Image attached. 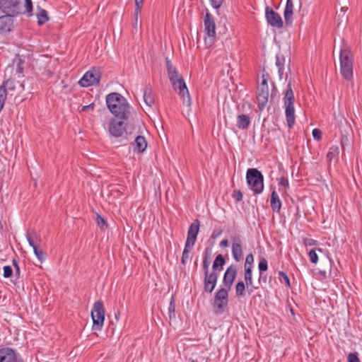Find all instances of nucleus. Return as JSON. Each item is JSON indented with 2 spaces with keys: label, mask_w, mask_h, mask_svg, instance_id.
Returning <instances> with one entry per match:
<instances>
[{
  "label": "nucleus",
  "mask_w": 362,
  "mask_h": 362,
  "mask_svg": "<svg viewBox=\"0 0 362 362\" xmlns=\"http://www.w3.org/2000/svg\"><path fill=\"white\" fill-rule=\"evenodd\" d=\"M246 284L243 281H239L235 286V296L238 298L245 296Z\"/></svg>",
  "instance_id": "nucleus-31"
},
{
  "label": "nucleus",
  "mask_w": 362,
  "mask_h": 362,
  "mask_svg": "<svg viewBox=\"0 0 362 362\" xmlns=\"http://www.w3.org/2000/svg\"><path fill=\"white\" fill-rule=\"evenodd\" d=\"M267 81L268 80L262 79V83L259 85V86H268Z\"/></svg>",
  "instance_id": "nucleus-63"
},
{
  "label": "nucleus",
  "mask_w": 362,
  "mask_h": 362,
  "mask_svg": "<svg viewBox=\"0 0 362 362\" xmlns=\"http://www.w3.org/2000/svg\"><path fill=\"white\" fill-rule=\"evenodd\" d=\"M348 8L347 7H342L341 8V11H344V12H346L347 11Z\"/></svg>",
  "instance_id": "nucleus-64"
},
{
  "label": "nucleus",
  "mask_w": 362,
  "mask_h": 362,
  "mask_svg": "<svg viewBox=\"0 0 362 362\" xmlns=\"http://www.w3.org/2000/svg\"><path fill=\"white\" fill-rule=\"evenodd\" d=\"M293 4L292 0H287L284 12L285 24L286 26H291L293 23Z\"/></svg>",
  "instance_id": "nucleus-18"
},
{
  "label": "nucleus",
  "mask_w": 362,
  "mask_h": 362,
  "mask_svg": "<svg viewBox=\"0 0 362 362\" xmlns=\"http://www.w3.org/2000/svg\"><path fill=\"white\" fill-rule=\"evenodd\" d=\"M0 88H3L6 91V94L7 95L8 90H15L16 81L14 79L8 78L6 81H4L3 84L0 86Z\"/></svg>",
  "instance_id": "nucleus-33"
},
{
  "label": "nucleus",
  "mask_w": 362,
  "mask_h": 362,
  "mask_svg": "<svg viewBox=\"0 0 362 362\" xmlns=\"http://www.w3.org/2000/svg\"><path fill=\"white\" fill-rule=\"evenodd\" d=\"M25 7L26 9V12L31 15L33 11V3L31 0H25Z\"/></svg>",
  "instance_id": "nucleus-53"
},
{
  "label": "nucleus",
  "mask_w": 362,
  "mask_h": 362,
  "mask_svg": "<svg viewBox=\"0 0 362 362\" xmlns=\"http://www.w3.org/2000/svg\"><path fill=\"white\" fill-rule=\"evenodd\" d=\"M204 276V291L208 293H211L214 290L217 281L218 274L217 272H207L205 271Z\"/></svg>",
  "instance_id": "nucleus-10"
},
{
  "label": "nucleus",
  "mask_w": 362,
  "mask_h": 362,
  "mask_svg": "<svg viewBox=\"0 0 362 362\" xmlns=\"http://www.w3.org/2000/svg\"><path fill=\"white\" fill-rule=\"evenodd\" d=\"M230 290L221 288L214 295L213 306L215 309L214 312L216 315H220L223 313L224 308L228 305V291Z\"/></svg>",
  "instance_id": "nucleus-5"
},
{
  "label": "nucleus",
  "mask_w": 362,
  "mask_h": 362,
  "mask_svg": "<svg viewBox=\"0 0 362 362\" xmlns=\"http://www.w3.org/2000/svg\"><path fill=\"white\" fill-rule=\"evenodd\" d=\"M279 279L281 282L284 281L288 287H291L290 280L288 275L283 271L279 272Z\"/></svg>",
  "instance_id": "nucleus-41"
},
{
  "label": "nucleus",
  "mask_w": 362,
  "mask_h": 362,
  "mask_svg": "<svg viewBox=\"0 0 362 362\" xmlns=\"http://www.w3.org/2000/svg\"><path fill=\"white\" fill-rule=\"evenodd\" d=\"M304 244L307 246H313L317 245V241L312 238H306L304 240Z\"/></svg>",
  "instance_id": "nucleus-55"
},
{
  "label": "nucleus",
  "mask_w": 362,
  "mask_h": 362,
  "mask_svg": "<svg viewBox=\"0 0 362 362\" xmlns=\"http://www.w3.org/2000/svg\"><path fill=\"white\" fill-rule=\"evenodd\" d=\"M283 100L284 105H294L295 97L291 81H289L288 83Z\"/></svg>",
  "instance_id": "nucleus-20"
},
{
  "label": "nucleus",
  "mask_w": 362,
  "mask_h": 362,
  "mask_svg": "<svg viewBox=\"0 0 362 362\" xmlns=\"http://www.w3.org/2000/svg\"><path fill=\"white\" fill-rule=\"evenodd\" d=\"M200 222L198 219H195L189 226L187 235L191 237H197L199 230Z\"/></svg>",
  "instance_id": "nucleus-30"
},
{
  "label": "nucleus",
  "mask_w": 362,
  "mask_h": 362,
  "mask_svg": "<svg viewBox=\"0 0 362 362\" xmlns=\"http://www.w3.org/2000/svg\"><path fill=\"white\" fill-rule=\"evenodd\" d=\"M26 238L29 245L34 249V247H37V242L40 241V238L34 230H28L26 233Z\"/></svg>",
  "instance_id": "nucleus-27"
},
{
  "label": "nucleus",
  "mask_w": 362,
  "mask_h": 362,
  "mask_svg": "<svg viewBox=\"0 0 362 362\" xmlns=\"http://www.w3.org/2000/svg\"><path fill=\"white\" fill-rule=\"evenodd\" d=\"M107 107L119 119L128 120L132 115V107L127 99L118 93H111L106 96Z\"/></svg>",
  "instance_id": "nucleus-1"
},
{
  "label": "nucleus",
  "mask_w": 362,
  "mask_h": 362,
  "mask_svg": "<svg viewBox=\"0 0 362 362\" xmlns=\"http://www.w3.org/2000/svg\"><path fill=\"white\" fill-rule=\"evenodd\" d=\"M254 256L252 253L248 254L245 258L244 267H253Z\"/></svg>",
  "instance_id": "nucleus-46"
},
{
  "label": "nucleus",
  "mask_w": 362,
  "mask_h": 362,
  "mask_svg": "<svg viewBox=\"0 0 362 362\" xmlns=\"http://www.w3.org/2000/svg\"><path fill=\"white\" fill-rule=\"evenodd\" d=\"M258 268H259V281H260L261 279L262 278V273L264 272H266L267 270V269H268L267 260L264 257H260L259 258V262Z\"/></svg>",
  "instance_id": "nucleus-34"
},
{
  "label": "nucleus",
  "mask_w": 362,
  "mask_h": 362,
  "mask_svg": "<svg viewBox=\"0 0 362 362\" xmlns=\"http://www.w3.org/2000/svg\"><path fill=\"white\" fill-rule=\"evenodd\" d=\"M243 193L240 189H234L232 193V197L236 202H240L243 199Z\"/></svg>",
  "instance_id": "nucleus-49"
},
{
  "label": "nucleus",
  "mask_w": 362,
  "mask_h": 362,
  "mask_svg": "<svg viewBox=\"0 0 362 362\" xmlns=\"http://www.w3.org/2000/svg\"><path fill=\"white\" fill-rule=\"evenodd\" d=\"M48 20L47 12L45 9H42L37 14V23L41 25L48 21Z\"/></svg>",
  "instance_id": "nucleus-36"
},
{
  "label": "nucleus",
  "mask_w": 362,
  "mask_h": 362,
  "mask_svg": "<svg viewBox=\"0 0 362 362\" xmlns=\"http://www.w3.org/2000/svg\"><path fill=\"white\" fill-rule=\"evenodd\" d=\"M279 185L281 186L288 187V180L287 178L282 177L280 178Z\"/></svg>",
  "instance_id": "nucleus-58"
},
{
  "label": "nucleus",
  "mask_w": 362,
  "mask_h": 362,
  "mask_svg": "<svg viewBox=\"0 0 362 362\" xmlns=\"http://www.w3.org/2000/svg\"><path fill=\"white\" fill-rule=\"evenodd\" d=\"M191 249H188V248H184V250L182 252V258H181V263L183 264V265H185L187 264V262L189 257V254L191 252Z\"/></svg>",
  "instance_id": "nucleus-42"
},
{
  "label": "nucleus",
  "mask_w": 362,
  "mask_h": 362,
  "mask_svg": "<svg viewBox=\"0 0 362 362\" xmlns=\"http://www.w3.org/2000/svg\"><path fill=\"white\" fill-rule=\"evenodd\" d=\"M144 100L150 107H151L155 103L154 94L150 84L146 85L144 89Z\"/></svg>",
  "instance_id": "nucleus-21"
},
{
  "label": "nucleus",
  "mask_w": 362,
  "mask_h": 362,
  "mask_svg": "<svg viewBox=\"0 0 362 362\" xmlns=\"http://www.w3.org/2000/svg\"><path fill=\"white\" fill-rule=\"evenodd\" d=\"M175 298L173 296L171 297L169 306H168V315L169 318L171 320L172 318L175 317Z\"/></svg>",
  "instance_id": "nucleus-38"
},
{
  "label": "nucleus",
  "mask_w": 362,
  "mask_h": 362,
  "mask_svg": "<svg viewBox=\"0 0 362 362\" xmlns=\"http://www.w3.org/2000/svg\"><path fill=\"white\" fill-rule=\"evenodd\" d=\"M33 251L41 263L45 261L46 256L42 250L39 249L38 247H34Z\"/></svg>",
  "instance_id": "nucleus-40"
},
{
  "label": "nucleus",
  "mask_w": 362,
  "mask_h": 362,
  "mask_svg": "<svg viewBox=\"0 0 362 362\" xmlns=\"http://www.w3.org/2000/svg\"><path fill=\"white\" fill-rule=\"evenodd\" d=\"M285 57L283 54H276V65L278 68L284 67Z\"/></svg>",
  "instance_id": "nucleus-47"
},
{
  "label": "nucleus",
  "mask_w": 362,
  "mask_h": 362,
  "mask_svg": "<svg viewBox=\"0 0 362 362\" xmlns=\"http://www.w3.org/2000/svg\"><path fill=\"white\" fill-rule=\"evenodd\" d=\"M100 79V73L95 68L88 71L81 78L78 83L82 87L98 85Z\"/></svg>",
  "instance_id": "nucleus-8"
},
{
  "label": "nucleus",
  "mask_w": 362,
  "mask_h": 362,
  "mask_svg": "<svg viewBox=\"0 0 362 362\" xmlns=\"http://www.w3.org/2000/svg\"><path fill=\"white\" fill-rule=\"evenodd\" d=\"M308 256H309V258H310V262L313 263V264H316L318 261V256L316 253V250L315 249H312L309 251L308 252Z\"/></svg>",
  "instance_id": "nucleus-45"
},
{
  "label": "nucleus",
  "mask_w": 362,
  "mask_h": 362,
  "mask_svg": "<svg viewBox=\"0 0 362 362\" xmlns=\"http://www.w3.org/2000/svg\"><path fill=\"white\" fill-rule=\"evenodd\" d=\"M26 238L29 245L34 249V247H37V242L40 241V238L34 230H28L26 233Z\"/></svg>",
  "instance_id": "nucleus-26"
},
{
  "label": "nucleus",
  "mask_w": 362,
  "mask_h": 362,
  "mask_svg": "<svg viewBox=\"0 0 362 362\" xmlns=\"http://www.w3.org/2000/svg\"><path fill=\"white\" fill-rule=\"evenodd\" d=\"M237 268L235 265H230L224 273L223 284L224 288L230 290L231 286L236 278Z\"/></svg>",
  "instance_id": "nucleus-13"
},
{
  "label": "nucleus",
  "mask_w": 362,
  "mask_h": 362,
  "mask_svg": "<svg viewBox=\"0 0 362 362\" xmlns=\"http://www.w3.org/2000/svg\"><path fill=\"white\" fill-rule=\"evenodd\" d=\"M93 319V329L94 330H100L103 326L105 320V309L102 301L98 300L93 305L91 311Z\"/></svg>",
  "instance_id": "nucleus-4"
},
{
  "label": "nucleus",
  "mask_w": 362,
  "mask_h": 362,
  "mask_svg": "<svg viewBox=\"0 0 362 362\" xmlns=\"http://www.w3.org/2000/svg\"><path fill=\"white\" fill-rule=\"evenodd\" d=\"M196 240H197V238L187 235L185 247L192 250L195 244Z\"/></svg>",
  "instance_id": "nucleus-43"
},
{
  "label": "nucleus",
  "mask_w": 362,
  "mask_h": 362,
  "mask_svg": "<svg viewBox=\"0 0 362 362\" xmlns=\"http://www.w3.org/2000/svg\"><path fill=\"white\" fill-rule=\"evenodd\" d=\"M265 17L267 22L272 27L281 28L284 26V22L281 16L269 6L265 9Z\"/></svg>",
  "instance_id": "nucleus-12"
},
{
  "label": "nucleus",
  "mask_w": 362,
  "mask_h": 362,
  "mask_svg": "<svg viewBox=\"0 0 362 362\" xmlns=\"http://www.w3.org/2000/svg\"><path fill=\"white\" fill-rule=\"evenodd\" d=\"M170 83L173 89L178 92L181 99L182 100L183 104L186 105L187 106H189L191 104V99L188 89L182 76L173 80Z\"/></svg>",
  "instance_id": "nucleus-7"
},
{
  "label": "nucleus",
  "mask_w": 362,
  "mask_h": 362,
  "mask_svg": "<svg viewBox=\"0 0 362 362\" xmlns=\"http://www.w3.org/2000/svg\"><path fill=\"white\" fill-rule=\"evenodd\" d=\"M347 362H361L358 353H349L347 356Z\"/></svg>",
  "instance_id": "nucleus-48"
},
{
  "label": "nucleus",
  "mask_w": 362,
  "mask_h": 362,
  "mask_svg": "<svg viewBox=\"0 0 362 362\" xmlns=\"http://www.w3.org/2000/svg\"><path fill=\"white\" fill-rule=\"evenodd\" d=\"M269 75L264 69L262 71V79L269 80Z\"/></svg>",
  "instance_id": "nucleus-61"
},
{
  "label": "nucleus",
  "mask_w": 362,
  "mask_h": 362,
  "mask_svg": "<svg viewBox=\"0 0 362 362\" xmlns=\"http://www.w3.org/2000/svg\"><path fill=\"white\" fill-rule=\"evenodd\" d=\"M144 1V0H135L136 8L134 12V16L136 21H137L138 16L141 12V6L143 5Z\"/></svg>",
  "instance_id": "nucleus-44"
},
{
  "label": "nucleus",
  "mask_w": 362,
  "mask_h": 362,
  "mask_svg": "<svg viewBox=\"0 0 362 362\" xmlns=\"http://www.w3.org/2000/svg\"><path fill=\"white\" fill-rule=\"evenodd\" d=\"M271 208L274 212L280 213L281 208V201L276 192L275 189H273L270 198Z\"/></svg>",
  "instance_id": "nucleus-22"
},
{
  "label": "nucleus",
  "mask_w": 362,
  "mask_h": 362,
  "mask_svg": "<svg viewBox=\"0 0 362 362\" xmlns=\"http://www.w3.org/2000/svg\"><path fill=\"white\" fill-rule=\"evenodd\" d=\"M147 147V141L144 136H137L134 139V151L143 153Z\"/></svg>",
  "instance_id": "nucleus-25"
},
{
  "label": "nucleus",
  "mask_w": 362,
  "mask_h": 362,
  "mask_svg": "<svg viewBox=\"0 0 362 362\" xmlns=\"http://www.w3.org/2000/svg\"><path fill=\"white\" fill-rule=\"evenodd\" d=\"M126 120H118V118L110 119L108 125L110 134L115 137H120L126 131Z\"/></svg>",
  "instance_id": "nucleus-9"
},
{
  "label": "nucleus",
  "mask_w": 362,
  "mask_h": 362,
  "mask_svg": "<svg viewBox=\"0 0 362 362\" xmlns=\"http://www.w3.org/2000/svg\"><path fill=\"white\" fill-rule=\"evenodd\" d=\"M13 63H16V74H18V77L21 76V75L23 74L24 66L23 64L25 63V61L22 59L19 55H16V58L13 59Z\"/></svg>",
  "instance_id": "nucleus-32"
},
{
  "label": "nucleus",
  "mask_w": 362,
  "mask_h": 362,
  "mask_svg": "<svg viewBox=\"0 0 362 362\" xmlns=\"http://www.w3.org/2000/svg\"><path fill=\"white\" fill-rule=\"evenodd\" d=\"M245 284L247 291L249 295H251L254 292V290L257 289L259 288L258 286H255L253 285V281L250 283H245Z\"/></svg>",
  "instance_id": "nucleus-51"
},
{
  "label": "nucleus",
  "mask_w": 362,
  "mask_h": 362,
  "mask_svg": "<svg viewBox=\"0 0 362 362\" xmlns=\"http://www.w3.org/2000/svg\"><path fill=\"white\" fill-rule=\"evenodd\" d=\"M0 362H23L17 351L10 347L0 349Z\"/></svg>",
  "instance_id": "nucleus-11"
},
{
  "label": "nucleus",
  "mask_w": 362,
  "mask_h": 362,
  "mask_svg": "<svg viewBox=\"0 0 362 362\" xmlns=\"http://www.w3.org/2000/svg\"><path fill=\"white\" fill-rule=\"evenodd\" d=\"M269 98V87L268 86H257V107L259 111H262L268 102Z\"/></svg>",
  "instance_id": "nucleus-14"
},
{
  "label": "nucleus",
  "mask_w": 362,
  "mask_h": 362,
  "mask_svg": "<svg viewBox=\"0 0 362 362\" xmlns=\"http://www.w3.org/2000/svg\"><path fill=\"white\" fill-rule=\"evenodd\" d=\"M13 16L5 14L0 16V33H6L11 32L14 28Z\"/></svg>",
  "instance_id": "nucleus-16"
},
{
  "label": "nucleus",
  "mask_w": 362,
  "mask_h": 362,
  "mask_svg": "<svg viewBox=\"0 0 362 362\" xmlns=\"http://www.w3.org/2000/svg\"><path fill=\"white\" fill-rule=\"evenodd\" d=\"M340 72L343 78L350 80L353 76V61L351 53L349 48H341L340 50Z\"/></svg>",
  "instance_id": "nucleus-3"
},
{
  "label": "nucleus",
  "mask_w": 362,
  "mask_h": 362,
  "mask_svg": "<svg viewBox=\"0 0 362 362\" xmlns=\"http://www.w3.org/2000/svg\"><path fill=\"white\" fill-rule=\"evenodd\" d=\"M210 1H211V6L214 8L218 9L222 6L224 0H210Z\"/></svg>",
  "instance_id": "nucleus-54"
},
{
  "label": "nucleus",
  "mask_w": 362,
  "mask_h": 362,
  "mask_svg": "<svg viewBox=\"0 0 362 362\" xmlns=\"http://www.w3.org/2000/svg\"><path fill=\"white\" fill-rule=\"evenodd\" d=\"M93 108H94V104L91 103V104H89L88 105L83 106L81 111L85 112V111H88L89 110H93Z\"/></svg>",
  "instance_id": "nucleus-59"
},
{
  "label": "nucleus",
  "mask_w": 362,
  "mask_h": 362,
  "mask_svg": "<svg viewBox=\"0 0 362 362\" xmlns=\"http://www.w3.org/2000/svg\"><path fill=\"white\" fill-rule=\"evenodd\" d=\"M284 71V67L278 68V73H279V76L280 79L283 78Z\"/></svg>",
  "instance_id": "nucleus-62"
},
{
  "label": "nucleus",
  "mask_w": 362,
  "mask_h": 362,
  "mask_svg": "<svg viewBox=\"0 0 362 362\" xmlns=\"http://www.w3.org/2000/svg\"><path fill=\"white\" fill-rule=\"evenodd\" d=\"M313 138L317 140V141H319L322 139V131L319 129H314L313 130Z\"/></svg>",
  "instance_id": "nucleus-52"
},
{
  "label": "nucleus",
  "mask_w": 362,
  "mask_h": 362,
  "mask_svg": "<svg viewBox=\"0 0 362 362\" xmlns=\"http://www.w3.org/2000/svg\"><path fill=\"white\" fill-rule=\"evenodd\" d=\"M284 107L287 125L291 129L293 128L296 121L294 105H284Z\"/></svg>",
  "instance_id": "nucleus-19"
},
{
  "label": "nucleus",
  "mask_w": 362,
  "mask_h": 362,
  "mask_svg": "<svg viewBox=\"0 0 362 362\" xmlns=\"http://www.w3.org/2000/svg\"><path fill=\"white\" fill-rule=\"evenodd\" d=\"M250 122L251 120L249 115L241 114L237 117L236 126L240 129H247L249 127Z\"/></svg>",
  "instance_id": "nucleus-24"
},
{
  "label": "nucleus",
  "mask_w": 362,
  "mask_h": 362,
  "mask_svg": "<svg viewBox=\"0 0 362 362\" xmlns=\"http://www.w3.org/2000/svg\"><path fill=\"white\" fill-rule=\"evenodd\" d=\"M339 153L338 146H332L330 147L329 152L327 154V159L329 162H331L333 158L338 156Z\"/></svg>",
  "instance_id": "nucleus-35"
},
{
  "label": "nucleus",
  "mask_w": 362,
  "mask_h": 362,
  "mask_svg": "<svg viewBox=\"0 0 362 362\" xmlns=\"http://www.w3.org/2000/svg\"><path fill=\"white\" fill-rule=\"evenodd\" d=\"M0 10L5 14L18 16L21 14V0H0Z\"/></svg>",
  "instance_id": "nucleus-6"
},
{
  "label": "nucleus",
  "mask_w": 362,
  "mask_h": 362,
  "mask_svg": "<svg viewBox=\"0 0 362 362\" xmlns=\"http://www.w3.org/2000/svg\"><path fill=\"white\" fill-rule=\"evenodd\" d=\"M228 240L227 239L222 240L220 243V246L221 247H227L228 246Z\"/></svg>",
  "instance_id": "nucleus-60"
},
{
  "label": "nucleus",
  "mask_w": 362,
  "mask_h": 362,
  "mask_svg": "<svg viewBox=\"0 0 362 362\" xmlns=\"http://www.w3.org/2000/svg\"><path fill=\"white\" fill-rule=\"evenodd\" d=\"M232 255L236 262H240L243 257L242 240L240 235L231 237Z\"/></svg>",
  "instance_id": "nucleus-15"
},
{
  "label": "nucleus",
  "mask_w": 362,
  "mask_h": 362,
  "mask_svg": "<svg viewBox=\"0 0 362 362\" xmlns=\"http://www.w3.org/2000/svg\"><path fill=\"white\" fill-rule=\"evenodd\" d=\"M165 64L168 71V78L170 82L180 77H182V76L179 74L175 66H174L172 64L171 61L168 57L165 58Z\"/></svg>",
  "instance_id": "nucleus-23"
},
{
  "label": "nucleus",
  "mask_w": 362,
  "mask_h": 362,
  "mask_svg": "<svg viewBox=\"0 0 362 362\" xmlns=\"http://www.w3.org/2000/svg\"><path fill=\"white\" fill-rule=\"evenodd\" d=\"M223 233V230L222 229H216V230H214L213 232H212V234L211 235V238L215 240L217 238H218Z\"/></svg>",
  "instance_id": "nucleus-56"
},
{
  "label": "nucleus",
  "mask_w": 362,
  "mask_h": 362,
  "mask_svg": "<svg viewBox=\"0 0 362 362\" xmlns=\"http://www.w3.org/2000/svg\"><path fill=\"white\" fill-rule=\"evenodd\" d=\"M246 181L254 194H259L264 189V176L257 168H249L246 173Z\"/></svg>",
  "instance_id": "nucleus-2"
},
{
  "label": "nucleus",
  "mask_w": 362,
  "mask_h": 362,
  "mask_svg": "<svg viewBox=\"0 0 362 362\" xmlns=\"http://www.w3.org/2000/svg\"><path fill=\"white\" fill-rule=\"evenodd\" d=\"M96 223L101 230H104L107 228L106 219L98 214H96Z\"/></svg>",
  "instance_id": "nucleus-37"
},
{
  "label": "nucleus",
  "mask_w": 362,
  "mask_h": 362,
  "mask_svg": "<svg viewBox=\"0 0 362 362\" xmlns=\"http://www.w3.org/2000/svg\"><path fill=\"white\" fill-rule=\"evenodd\" d=\"M4 276L5 278H10L13 275V269L11 266H4L3 268Z\"/></svg>",
  "instance_id": "nucleus-50"
},
{
  "label": "nucleus",
  "mask_w": 362,
  "mask_h": 362,
  "mask_svg": "<svg viewBox=\"0 0 362 362\" xmlns=\"http://www.w3.org/2000/svg\"><path fill=\"white\" fill-rule=\"evenodd\" d=\"M204 31L208 37L215 38L216 23L214 17L209 12H206L204 18Z\"/></svg>",
  "instance_id": "nucleus-17"
},
{
  "label": "nucleus",
  "mask_w": 362,
  "mask_h": 362,
  "mask_svg": "<svg viewBox=\"0 0 362 362\" xmlns=\"http://www.w3.org/2000/svg\"><path fill=\"white\" fill-rule=\"evenodd\" d=\"M12 263H13V265L15 268V272H16V275L19 277L20 276V274H21V270H20V267L18 266V262L17 260H16L15 259H13L12 261Z\"/></svg>",
  "instance_id": "nucleus-57"
},
{
  "label": "nucleus",
  "mask_w": 362,
  "mask_h": 362,
  "mask_svg": "<svg viewBox=\"0 0 362 362\" xmlns=\"http://www.w3.org/2000/svg\"><path fill=\"white\" fill-rule=\"evenodd\" d=\"M225 264L226 259L221 254L218 255L213 262L212 271H221Z\"/></svg>",
  "instance_id": "nucleus-29"
},
{
  "label": "nucleus",
  "mask_w": 362,
  "mask_h": 362,
  "mask_svg": "<svg viewBox=\"0 0 362 362\" xmlns=\"http://www.w3.org/2000/svg\"><path fill=\"white\" fill-rule=\"evenodd\" d=\"M212 255V250L211 247H206L204 253H203V262H202V267L204 269V272L205 271L209 272V267L210 264V259Z\"/></svg>",
  "instance_id": "nucleus-28"
},
{
  "label": "nucleus",
  "mask_w": 362,
  "mask_h": 362,
  "mask_svg": "<svg viewBox=\"0 0 362 362\" xmlns=\"http://www.w3.org/2000/svg\"><path fill=\"white\" fill-rule=\"evenodd\" d=\"M251 267H244V279L245 283L252 282V274Z\"/></svg>",
  "instance_id": "nucleus-39"
}]
</instances>
